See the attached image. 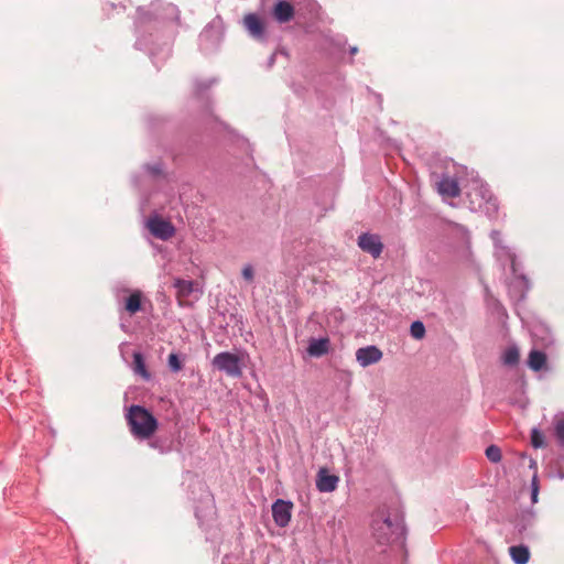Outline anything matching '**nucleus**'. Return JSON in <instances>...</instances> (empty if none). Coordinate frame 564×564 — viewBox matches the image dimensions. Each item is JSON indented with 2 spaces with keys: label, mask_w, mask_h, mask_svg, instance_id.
<instances>
[{
  "label": "nucleus",
  "mask_w": 564,
  "mask_h": 564,
  "mask_svg": "<svg viewBox=\"0 0 564 564\" xmlns=\"http://www.w3.org/2000/svg\"><path fill=\"white\" fill-rule=\"evenodd\" d=\"M372 531L381 544L398 543L403 545L406 535L403 514L395 511L393 514L380 512L372 520Z\"/></svg>",
  "instance_id": "f257e3e1"
},
{
  "label": "nucleus",
  "mask_w": 564,
  "mask_h": 564,
  "mask_svg": "<svg viewBox=\"0 0 564 564\" xmlns=\"http://www.w3.org/2000/svg\"><path fill=\"white\" fill-rule=\"evenodd\" d=\"M126 421L131 435L140 442L150 440L159 427L158 419L148 409L139 404L129 406Z\"/></svg>",
  "instance_id": "f03ea898"
},
{
  "label": "nucleus",
  "mask_w": 564,
  "mask_h": 564,
  "mask_svg": "<svg viewBox=\"0 0 564 564\" xmlns=\"http://www.w3.org/2000/svg\"><path fill=\"white\" fill-rule=\"evenodd\" d=\"M469 207L473 212L484 213L491 217L498 210L497 199L492 196L489 187L481 181H473L467 192Z\"/></svg>",
  "instance_id": "7ed1b4c3"
},
{
  "label": "nucleus",
  "mask_w": 564,
  "mask_h": 564,
  "mask_svg": "<svg viewBox=\"0 0 564 564\" xmlns=\"http://www.w3.org/2000/svg\"><path fill=\"white\" fill-rule=\"evenodd\" d=\"M147 441L149 442V446L160 454L181 452L183 448V442L180 432L160 434L156 436L153 435L150 440Z\"/></svg>",
  "instance_id": "20e7f679"
},
{
  "label": "nucleus",
  "mask_w": 564,
  "mask_h": 564,
  "mask_svg": "<svg viewBox=\"0 0 564 564\" xmlns=\"http://www.w3.org/2000/svg\"><path fill=\"white\" fill-rule=\"evenodd\" d=\"M224 37L223 20L216 17L199 34L202 50L210 51L216 48Z\"/></svg>",
  "instance_id": "39448f33"
},
{
  "label": "nucleus",
  "mask_w": 564,
  "mask_h": 564,
  "mask_svg": "<svg viewBox=\"0 0 564 564\" xmlns=\"http://www.w3.org/2000/svg\"><path fill=\"white\" fill-rule=\"evenodd\" d=\"M213 366L232 378H239L242 375L240 358L229 351L217 354L213 359Z\"/></svg>",
  "instance_id": "423d86ee"
},
{
  "label": "nucleus",
  "mask_w": 564,
  "mask_h": 564,
  "mask_svg": "<svg viewBox=\"0 0 564 564\" xmlns=\"http://www.w3.org/2000/svg\"><path fill=\"white\" fill-rule=\"evenodd\" d=\"M148 228L150 232L161 240H169L175 234L174 226L169 221L160 218L159 216H152L148 219Z\"/></svg>",
  "instance_id": "0eeeda50"
},
{
  "label": "nucleus",
  "mask_w": 564,
  "mask_h": 564,
  "mask_svg": "<svg viewBox=\"0 0 564 564\" xmlns=\"http://www.w3.org/2000/svg\"><path fill=\"white\" fill-rule=\"evenodd\" d=\"M274 523L280 528L289 525L292 517L293 503L289 500L276 499L272 505Z\"/></svg>",
  "instance_id": "6e6552de"
},
{
  "label": "nucleus",
  "mask_w": 564,
  "mask_h": 564,
  "mask_svg": "<svg viewBox=\"0 0 564 564\" xmlns=\"http://www.w3.org/2000/svg\"><path fill=\"white\" fill-rule=\"evenodd\" d=\"M243 25L248 33L257 41L267 40L265 24L256 13H248L243 18Z\"/></svg>",
  "instance_id": "1a4fd4ad"
},
{
  "label": "nucleus",
  "mask_w": 564,
  "mask_h": 564,
  "mask_svg": "<svg viewBox=\"0 0 564 564\" xmlns=\"http://www.w3.org/2000/svg\"><path fill=\"white\" fill-rule=\"evenodd\" d=\"M512 273L513 278L508 285L509 295L516 301H523L528 291L530 290V282L525 275H518L517 270H512Z\"/></svg>",
  "instance_id": "9d476101"
},
{
  "label": "nucleus",
  "mask_w": 564,
  "mask_h": 564,
  "mask_svg": "<svg viewBox=\"0 0 564 564\" xmlns=\"http://www.w3.org/2000/svg\"><path fill=\"white\" fill-rule=\"evenodd\" d=\"M358 246L362 251L370 253L373 258H378L383 249L380 237L368 232L358 237Z\"/></svg>",
  "instance_id": "9b49d317"
},
{
  "label": "nucleus",
  "mask_w": 564,
  "mask_h": 564,
  "mask_svg": "<svg viewBox=\"0 0 564 564\" xmlns=\"http://www.w3.org/2000/svg\"><path fill=\"white\" fill-rule=\"evenodd\" d=\"M382 358V351L375 345L361 347L356 351V359L361 367L377 364Z\"/></svg>",
  "instance_id": "f8f14e48"
},
{
  "label": "nucleus",
  "mask_w": 564,
  "mask_h": 564,
  "mask_svg": "<svg viewBox=\"0 0 564 564\" xmlns=\"http://www.w3.org/2000/svg\"><path fill=\"white\" fill-rule=\"evenodd\" d=\"M339 477L329 474L326 468H321L316 476V488L321 492H332L338 486Z\"/></svg>",
  "instance_id": "ddd939ff"
},
{
  "label": "nucleus",
  "mask_w": 564,
  "mask_h": 564,
  "mask_svg": "<svg viewBox=\"0 0 564 564\" xmlns=\"http://www.w3.org/2000/svg\"><path fill=\"white\" fill-rule=\"evenodd\" d=\"M490 238L495 245V254L498 259H508L511 262V270L516 271V254L511 252V250L502 245L501 234L498 230H492L490 232Z\"/></svg>",
  "instance_id": "4468645a"
},
{
  "label": "nucleus",
  "mask_w": 564,
  "mask_h": 564,
  "mask_svg": "<svg viewBox=\"0 0 564 564\" xmlns=\"http://www.w3.org/2000/svg\"><path fill=\"white\" fill-rule=\"evenodd\" d=\"M437 191L443 197L455 198L460 194L458 182L449 177L448 175H443L437 182Z\"/></svg>",
  "instance_id": "2eb2a0df"
},
{
  "label": "nucleus",
  "mask_w": 564,
  "mask_h": 564,
  "mask_svg": "<svg viewBox=\"0 0 564 564\" xmlns=\"http://www.w3.org/2000/svg\"><path fill=\"white\" fill-rule=\"evenodd\" d=\"M273 15L279 23L290 22L294 17V7L285 0H280L273 8Z\"/></svg>",
  "instance_id": "dca6fc26"
},
{
  "label": "nucleus",
  "mask_w": 564,
  "mask_h": 564,
  "mask_svg": "<svg viewBox=\"0 0 564 564\" xmlns=\"http://www.w3.org/2000/svg\"><path fill=\"white\" fill-rule=\"evenodd\" d=\"M329 339L327 337L311 338L307 352L312 357H322L329 351Z\"/></svg>",
  "instance_id": "f3484780"
},
{
  "label": "nucleus",
  "mask_w": 564,
  "mask_h": 564,
  "mask_svg": "<svg viewBox=\"0 0 564 564\" xmlns=\"http://www.w3.org/2000/svg\"><path fill=\"white\" fill-rule=\"evenodd\" d=\"M509 553L514 564H527L529 562L530 551L523 544L510 546Z\"/></svg>",
  "instance_id": "a211bd4d"
},
{
  "label": "nucleus",
  "mask_w": 564,
  "mask_h": 564,
  "mask_svg": "<svg viewBox=\"0 0 564 564\" xmlns=\"http://www.w3.org/2000/svg\"><path fill=\"white\" fill-rule=\"evenodd\" d=\"M546 364V355L540 350H532L529 355L528 365L534 371H540Z\"/></svg>",
  "instance_id": "6ab92c4d"
},
{
  "label": "nucleus",
  "mask_w": 564,
  "mask_h": 564,
  "mask_svg": "<svg viewBox=\"0 0 564 564\" xmlns=\"http://www.w3.org/2000/svg\"><path fill=\"white\" fill-rule=\"evenodd\" d=\"M133 371L145 380L151 378V375L145 366L144 357L139 351L133 352Z\"/></svg>",
  "instance_id": "aec40b11"
},
{
  "label": "nucleus",
  "mask_w": 564,
  "mask_h": 564,
  "mask_svg": "<svg viewBox=\"0 0 564 564\" xmlns=\"http://www.w3.org/2000/svg\"><path fill=\"white\" fill-rule=\"evenodd\" d=\"M553 430L558 445L564 447V412L554 415Z\"/></svg>",
  "instance_id": "412c9836"
},
{
  "label": "nucleus",
  "mask_w": 564,
  "mask_h": 564,
  "mask_svg": "<svg viewBox=\"0 0 564 564\" xmlns=\"http://www.w3.org/2000/svg\"><path fill=\"white\" fill-rule=\"evenodd\" d=\"M141 292L137 290L133 291L126 300L124 308L130 315H133L141 310Z\"/></svg>",
  "instance_id": "4be33fe9"
},
{
  "label": "nucleus",
  "mask_w": 564,
  "mask_h": 564,
  "mask_svg": "<svg viewBox=\"0 0 564 564\" xmlns=\"http://www.w3.org/2000/svg\"><path fill=\"white\" fill-rule=\"evenodd\" d=\"M519 349L516 346H511L503 354V364L507 366H516L519 361Z\"/></svg>",
  "instance_id": "5701e85b"
},
{
  "label": "nucleus",
  "mask_w": 564,
  "mask_h": 564,
  "mask_svg": "<svg viewBox=\"0 0 564 564\" xmlns=\"http://www.w3.org/2000/svg\"><path fill=\"white\" fill-rule=\"evenodd\" d=\"M531 444L534 448H542L546 445L544 434L538 427H534L531 431Z\"/></svg>",
  "instance_id": "b1692460"
},
{
  "label": "nucleus",
  "mask_w": 564,
  "mask_h": 564,
  "mask_svg": "<svg viewBox=\"0 0 564 564\" xmlns=\"http://www.w3.org/2000/svg\"><path fill=\"white\" fill-rule=\"evenodd\" d=\"M486 457L491 463H499L501 460V449L497 445H489L486 448Z\"/></svg>",
  "instance_id": "393cba45"
},
{
  "label": "nucleus",
  "mask_w": 564,
  "mask_h": 564,
  "mask_svg": "<svg viewBox=\"0 0 564 564\" xmlns=\"http://www.w3.org/2000/svg\"><path fill=\"white\" fill-rule=\"evenodd\" d=\"M411 336L415 339H421L425 335V326L421 321H415L410 327Z\"/></svg>",
  "instance_id": "a878e982"
},
{
  "label": "nucleus",
  "mask_w": 564,
  "mask_h": 564,
  "mask_svg": "<svg viewBox=\"0 0 564 564\" xmlns=\"http://www.w3.org/2000/svg\"><path fill=\"white\" fill-rule=\"evenodd\" d=\"M175 288L182 295H189L193 292V282L185 280H176Z\"/></svg>",
  "instance_id": "bb28decb"
},
{
  "label": "nucleus",
  "mask_w": 564,
  "mask_h": 564,
  "mask_svg": "<svg viewBox=\"0 0 564 564\" xmlns=\"http://www.w3.org/2000/svg\"><path fill=\"white\" fill-rule=\"evenodd\" d=\"M167 365L173 372L180 371L183 367L180 357L176 354H171L169 356Z\"/></svg>",
  "instance_id": "cd10ccee"
},
{
  "label": "nucleus",
  "mask_w": 564,
  "mask_h": 564,
  "mask_svg": "<svg viewBox=\"0 0 564 564\" xmlns=\"http://www.w3.org/2000/svg\"><path fill=\"white\" fill-rule=\"evenodd\" d=\"M137 13H138L137 21H135L137 24H141L150 19L149 12H147L143 8H139Z\"/></svg>",
  "instance_id": "c85d7f7f"
},
{
  "label": "nucleus",
  "mask_w": 564,
  "mask_h": 564,
  "mask_svg": "<svg viewBox=\"0 0 564 564\" xmlns=\"http://www.w3.org/2000/svg\"><path fill=\"white\" fill-rule=\"evenodd\" d=\"M242 276L247 280V281H252L253 280V269L250 264H247L243 267L242 269Z\"/></svg>",
  "instance_id": "c756f323"
},
{
  "label": "nucleus",
  "mask_w": 564,
  "mask_h": 564,
  "mask_svg": "<svg viewBox=\"0 0 564 564\" xmlns=\"http://www.w3.org/2000/svg\"><path fill=\"white\" fill-rule=\"evenodd\" d=\"M145 170L152 174V175H159L162 172V165L161 164H154V165H145Z\"/></svg>",
  "instance_id": "7c9ffc66"
},
{
  "label": "nucleus",
  "mask_w": 564,
  "mask_h": 564,
  "mask_svg": "<svg viewBox=\"0 0 564 564\" xmlns=\"http://www.w3.org/2000/svg\"><path fill=\"white\" fill-rule=\"evenodd\" d=\"M531 490L539 491V480H538V476L536 475H534L532 480H531Z\"/></svg>",
  "instance_id": "2f4dec72"
},
{
  "label": "nucleus",
  "mask_w": 564,
  "mask_h": 564,
  "mask_svg": "<svg viewBox=\"0 0 564 564\" xmlns=\"http://www.w3.org/2000/svg\"><path fill=\"white\" fill-rule=\"evenodd\" d=\"M210 85H212V83H209V84H204V85H203L202 83H197V84H196V90H197V93H199V91H202V90H204V89L209 88V87H210Z\"/></svg>",
  "instance_id": "473e14b6"
},
{
  "label": "nucleus",
  "mask_w": 564,
  "mask_h": 564,
  "mask_svg": "<svg viewBox=\"0 0 564 564\" xmlns=\"http://www.w3.org/2000/svg\"><path fill=\"white\" fill-rule=\"evenodd\" d=\"M539 491L531 490V501L535 503L538 501Z\"/></svg>",
  "instance_id": "72a5a7b5"
},
{
  "label": "nucleus",
  "mask_w": 564,
  "mask_h": 564,
  "mask_svg": "<svg viewBox=\"0 0 564 564\" xmlns=\"http://www.w3.org/2000/svg\"><path fill=\"white\" fill-rule=\"evenodd\" d=\"M275 62V55L272 54L269 59H268V67H272V65L274 64Z\"/></svg>",
  "instance_id": "f704fd0d"
},
{
  "label": "nucleus",
  "mask_w": 564,
  "mask_h": 564,
  "mask_svg": "<svg viewBox=\"0 0 564 564\" xmlns=\"http://www.w3.org/2000/svg\"><path fill=\"white\" fill-rule=\"evenodd\" d=\"M458 228L464 231L465 234H468L467 229L464 226H458Z\"/></svg>",
  "instance_id": "c9c22d12"
},
{
  "label": "nucleus",
  "mask_w": 564,
  "mask_h": 564,
  "mask_svg": "<svg viewBox=\"0 0 564 564\" xmlns=\"http://www.w3.org/2000/svg\"><path fill=\"white\" fill-rule=\"evenodd\" d=\"M169 8H170L173 12H177V9H176L174 6L170 4V6H169Z\"/></svg>",
  "instance_id": "e433bc0d"
},
{
  "label": "nucleus",
  "mask_w": 564,
  "mask_h": 564,
  "mask_svg": "<svg viewBox=\"0 0 564 564\" xmlns=\"http://www.w3.org/2000/svg\"><path fill=\"white\" fill-rule=\"evenodd\" d=\"M356 52H357V47H356V46H354V47H351V48H350V53H351V54H355Z\"/></svg>",
  "instance_id": "4c0bfd02"
},
{
  "label": "nucleus",
  "mask_w": 564,
  "mask_h": 564,
  "mask_svg": "<svg viewBox=\"0 0 564 564\" xmlns=\"http://www.w3.org/2000/svg\"><path fill=\"white\" fill-rule=\"evenodd\" d=\"M535 466H536V463L534 460H532L530 467L533 468Z\"/></svg>",
  "instance_id": "58836bf2"
},
{
  "label": "nucleus",
  "mask_w": 564,
  "mask_h": 564,
  "mask_svg": "<svg viewBox=\"0 0 564 564\" xmlns=\"http://www.w3.org/2000/svg\"><path fill=\"white\" fill-rule=\"evenodd\" d=\"M558 477H560L561 479H563V478H564V474H563V473H558Z\"/></svg>",
  "instance_id": "ea45409f"
}]
</instances>
